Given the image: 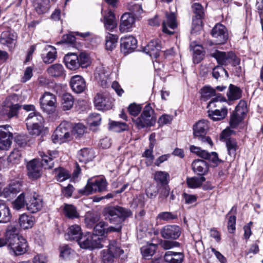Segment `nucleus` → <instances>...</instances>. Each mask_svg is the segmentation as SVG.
<instances>
[{
    "instance_id": "1",
    "label": "nucleus",
    "mask_w": 263,
    "mask_h": 263,
    "mask_svg": "<svg viewBox=\"0 0 263 263\" xmlns=\"http://www.w3.org/2000/svg\"><path fill=\"white\" fill-rule=\"evenodd\" d=\"M47 154L44 152H39V155L42 158L41 162L38 159H34L28 163L27 167L30 178H39L41 175L42 167L49 169L53 167V160L59 156V153L57 151H48Z\"/></svg>"
},
{
    "instance_id": "2",
    "label": "nucleus",
    "mask_w": 263,
    "mask_h": 263,
    "mask_svg": "<svg viewBox=\"0 0 263 263\" xmlns=\"http://www.w3.org/2000/svg\"><path fill=\"white\" fill-rule=\"evenodd\" d=\"M132 215L130 210L120 206H110L106 208L104 215L110 223H115V227L106 228V234L111 232H120L122 229L121 222L126 217Z\"/></svg>"
},
{
    "instance_id": "3",
    "label": "nucleus",
    "mask_w": 263,
    "mask_h": 263,
    "mask_svg": "<svg viewBox=\"0 0 263 263\" xmlns=\"http://www.w3.org/2000/svg\"><path fill=\"white\" fill-rule=\"evenodd\" d=\"M7 248L12 256L24 254L28 249L27 241L23 236L13 235L8 240Z\"/></svg>"
},
{
    "instance_id": "4",
    "label": "nucleus",
    "mask_w": 263,
    "mask_h": 263,
    "mask_svg": "<svg viewBox=\"0 0 263 263\" xmlns=\"http://www.w3.org/2000/svg\"><path fill=\"white\" fill-rule=\"evenodd\" d=\"M138 128L153 126L156 121L154 110L150 104H147L144 108L140 116L133 120Z\"/></svg>"
},
{
    "instance_id": "5",
    "label": "nucleus",
    "mask_w": 263,
    "mask_h": 263,
    "mask_svg": "<svg viewBox=\"0 0 263 263\" xmlns=\"http://www.w3.org/2000/svg\"><path fill=\"white\" fill-rule=\"evenodd\" d=\"M209 129V122L207 120H201L196 123L193 127V134L195 138L200 141L204 144H208L210 147L213 146V142L208 136H205Z\"/></svg>"
},
{
    "instance_id": "6",
    "label": "nucleus",
    "mask_w": 263,
    "mask_h": 263,
    "mask_svg": "<svg viewBox=\"0 0 263 263\" xmlns=\"http://www.w3.org/2000/svg\"><path fill=\"white\" fill-rule=\"evenodd\" d=\"M123 253L116 241H110L107 248L101 251L102 261L103 263H112L115 258Z\"/></svg>"
},
{
    "instance_id": "7",
    "label": "nucleus",
    "mask_w": 263,
    "mask_h": 263,
    "mask_svg": "<svg viewBox=\"0 0 263 263\" xmlns=\"http://www.w3.org/2000/svg\"><path fill=\"white\" fill-rule=\"evenodd\" d=\"M69 125L62 123L55 130L51 136L52 142L55 144H62L72 139L71 130L68 128Z\"/></svg>"
},
{
    "instance_id": "8",
    "label": "nucleus",
    "mask_w": 263,
    "mask_h": 263,
    "mask_svg": "<svg viewBox=\"0 0 263 263\" xmlns=\"http://www.w3.org/2000/svg\"><path fill=\"white\" fill-rule=\"evenodd\" d=\"M211 54L216 60L217 63L221 65H231L235 66L240 63L239 59L233 52H226L216 50Z\"/></svg>"
},
{
    "instance_id": "9",
    "label": "nucleus",
    "mask_w": 263,
    "mask_h": 263,
    "mask_svg": "<svg viewBox=\"0 0 263 263\" xmlns=\"http://www.w3.org/2000/svg\"><path fill=\"white\" fill-rule=\"evenodd\" d=\"M111 70L107 67L100 65L97 66L94 72L95 80L103 88L108 87L111 82Z\"/></svg>"
},
{
    "instance_id": "10",
    "label": "nucleus",
    "mask_w": 263,
    "mask_h": 263,
    "mask_svg": "<svg viewBox=\"0 0 263 263\" xmlns=\"http://www.w3.org/2000/svg\"><path fill=\"white\" fill-rule=\"evenodd\" d=\"M107 182L105 179L99 178L95 180L89 179L84 189L80 190L79 193L83 195H89L96 192L105 191Z\"/></svg>"
},
{
    "instance_id": "11",
    "label": "nucleus",
    "mask_w": 263,
    "mask_h": 263,
    "mask_svg": "<svg viewBox=\"0 0 263 263\" xmlns=\"http://www.w3.org/2000/svg\"><path fill=\"white\" fill-rule=\"evenodd\" d=\"M78 242L83 249H93L101 248L103 246L99 237L91 233H87L83 236L82 235Z\"/></svg>"
},
{
    "instance_id": "12",
    "label": "nucleus",
    "mask_w": 263,
    "mask_h": 263,
    "mask_svg": "<svg viewBox=\"0 0 263 263\" xmlns=\"http://www.w3.org/2000/svg\"><path fill=\"white\" fill-rule=\"evenodd\" d=\"M56 96L49 92H45L40 99V104L42 110L48 114L53 113L57 107Z\"/></svg>"
},
{
    "instance_id": "13",
    "label": "nucleus",
    "mask_w": 263,
    "mask_h": 263,
    "mask_svg": "<svg viewBox=\"0 0 263 263\" xmlns=\"http://www.w3.org/2000/svg\"><path fill=\"white\" fill-rule=\"evenodd\" d=\"M15 98V96H13L7 98L5 102V105L0 110V116L10 119L17 115L21 106L17 103L14 104L13 102Z\"/></svg>"
},
{
    "instance_id": "14",
    "label": "nucleus",
    "mask_w": 263,
    "mask_h": 263,
    "mask_svg": "<svg viewBox=\"0 0 263 263\" xmlns=\"http://www.w3.org/2000/svg\"><path fill=\"white\" fill-rule=\"evenodd\" d=\"M246 106V103L244 101H240L236 107L235 111L231 116L230 121V124L232 128L236 127L242 120L247 111Z\"/></svg>"
},
{
    "instance_id": "15",
    "label": "nucleus",
    "mask_w": 263,
    "mask_h": 263,
    "mask_svg": "<svg viewBox=\"0 0 263 263\" xmlns=\"http://www.w3.org/2000/svg\"><path fill=\"white\" fill-rule=\"evenodd\" d=\"M11 127L9 125L0 126V149H8L11 143L12 134L10 132Z\"/></svg>"
},
{
    "instance_id": "16",
    "label": "nucleus",
    "mask_w": 263,
    "mask_h": 263,
    "mask_svg": "<svg viewBox=\"0 0 263 263\" xmlns=\"http://www.w3.org/2000/svg\"><path fill=\"white\" fill-rule=\"evenodd\" d=\"M212 36L215 39L216 44H224L228 38V34L225 26L221 24H217L211 31Z\"/></svg>"
},
{
    "instance_id": "17",
    "label": "nucleus",
    "mask_w": 263,
    "mask_h": 263,
    "mask_svg": "<svg viewBox=\"0 0 263 263\" xmlns=\"http://www.w3.org/2000/svg\"><path fill=\"white\" fill-rule=\"evenodd\" d=\"M177 26L176 16L174 12L165 13V18L162 22V31L168 34H173Z\"/></svg>"
},
{
    "instance_id": "18",
    "label": "nucleus",
    "mask_w": 263,
    "mask_h": 263,
    "mask_svg": "<svg viewBox=\"0 0 263 263\" xmlns=\"http://www.w3.org/2000/svg\"><path fill=\"white\" fill-rule=\"evenodd\" d=\"M95 107L100 110L110 109L113 106V100L102 93H98L94 99Z\"/></svg>"
},
{
    "instance_id": "19",
    "label": "nucleus",
    "mask_w": 263,
    "mask_h": 263,
    "mask_svg": "<svg viewBox=\"0 0 263 263\" xmlns=\"http://www.w3.org/2000/svg\"><path fill=\"white\" fill-rule=\"evenodd\" d=\"M121 50L125 54L133 52L137 47V41L133 35H125L120 39Z\"/></svg>"
},
{
    "instance_id": "20",
    "label": "nucleus",
    "mask_w": 263,
    "mask_h": 263,
    "mask_svg": "<svg viewBox=\"0 0 263 263\" xmlns=\"http://www.w3.org/2000/svg\"><path fill=\"white\" fill-rule=\"evenodd\" d=\"M190 149L192 153L195 154L201 158L211 161L216 165L220 162V160L218 157L217 154L215 152L210 153L206 151L201 149L200 147L194 145H191Z\"/></svg>"
},
{
    "instance_id": "21",
    "label": "nucleus",
    "mask_w": 263,
    "mask_h": 263,
    "mask_svg": "<svg viewBox=\"0 0 263 263\" xmlns=\"http://www.w3.org/2000/svg\"><path fill=\"white\" fill-rule=\"evenodd\" d=\"M135 23V17L130 13H124L121 18L119 30L121 33L132 31Z\"/></svg>"
},
{
    "instance_id": "22",
    "label": "nucleus",
    "mask_w": 263,
    "mask_h": 263,
    "mask_svg": "<svg viewBox=\"0 0 263 263\" xmlns=\"http://www.w3.org/2000/svg\"><path fill=\"white\" fill-rule=\"evenodd\" d=\"M43 207V200L38 195L34 194L27 198L26 209L32 213L40 211Z\"/></svg>"
},
{
    "instance_id": "23",
    "label": "nucleus",
    "mask_w": 263,
    "mask_h": 263,
    "mask_svg": "<svg viewBox=\"0 0 263 263\" xmlns=\"http://www.w3.org/2000/svg\"><path fill=\"white\" fill-rule=\"evenodd\" d=\"M21 184L17 181L10 182L2 192V196L8 200L14 198L21 191Z\"/></svg>"
},
{
    "instance_id": "24",
    "label": "nucleus",
    "mask_w": 263,
    "mask_h": 263,
    "mask_svg": "<svg viewBox=\"0 0 263 263\" xmlns=\"http://www.w3.org/2000/svg\"><path fill=\"white\" fill-rule=\"evenodd\" d=\"M180 234V228L175 225L165 226L161 230L162 237L165 239H176L179 237Z\"/></svg>"
},
{
    "instance_id": "25",
    "label": "nucleus",
    "mask_w": 263,
    "mask_h": 263,
    "mask_svg": "<svg viewBox=\"0 0 263 263\" xmlns=\"http://www.w3.org/2000/svg\"><path fill=\"white\" fill-rule=\"evenodd\" d=\"M102 22L106 30L112 32L117 27V22L114 13L110 10L108 11L104 14Z\"/></svg>"
},
{
    "instance_id": "26",
    "label": "nucleus",
    "mask_w": 263,
    "mask_h": 263,
    "mask_svg": "<svg viewBox=\"0 0 263 263\" xmlns=\"http://www.w3.org/2000/svg\"><path fill=\"white\" fill-rule=\"evenodd\" d=\"M57 54L55 48L52 46L47 45H45L43 48L41 57L44 63L50 64L56 59Z\"/></svg>"
},
{
    "instance_id": "27",
    "label": "nucleus",
    "mask_w": 263,
    "mask_h": 263,
    "mask_svg": "<svg viewBox=\"0 0 263 263\" xmlns=\"http://www.w3.org/2000/svg\"><path fill=\"white\" fill-rule=\"evenodd\" d=\"M70 85L72 90L77 93L82 92L86 88V82L79 75H76L71 78Z\"/></svg>"
},
{
    "instance_id": "28",
    "label": "nucleus",
    "mask_w": 263,
    "mask_h": 263,
    "mask_svg": "<svg viewBox=\"0 0 263 263\" xmlns=\"http://www.w3.org/2000/svg\"><path fill=\"white\" fill-rule=\"evenodd\" d=\"M161 45L158 40H152L144 48V51L152 58H157L159 55Z\"/></svg>"
},
{
    "instance_id": "29",
    "label": "nucleus",
    "mask_w": 263,
    "mask_h": 263,
    "mask_svg": "<svg viewBox=\"0 0 263 263\" xmlns=\"http://www.w3.org/2000/svg\"><path fill=\"white\" fill-rule=\"evenodd\" d=\"M17 37V34L14 31L12 30L5 31L1 34L0 43L3 45L9 46L15 44Z\"/></svg>"
},
{
    "instance_id": "30",
    "label": "nucleus",
    "mask_w": 263,
    "mask_h": 263,
    "mask_svg": "<svg viewBox=\"0 0 263 263\" xmlns=\"http://www.w3.org/2000/svg\"><path fill=\"white\" fill-rule=\"evenodd\" d=\"M192 169L194 173L202 176L209 171V165L205 161L197 159L194 160L192 164Z\"/></svg>"
},
{
    "instance_id": "31",
    "label": "nucleus",
    "mask_w": 263,
    "mask_h": 263,
    "mask_svg": "<svg viewBox=\"0 0 263 263\" xmlns=\"http://www.w3.org/2000/svg\"><path fill=\"white\" fill-rule=\"evenodd\" d=\"M35 218L31 215L24 213L19 216V225L24 230L31 229L33 226Z\"/></svg>"
},
{
    "instance_id": "32",
    "label": "nucleus",
    "mask_w": 263,
    "mask_h": 263,
    "mask_svg": "<svg viewBox=\"0 0 263 263\" xmlns=\"http://www.w3.org/2000/svg\"><path fill=\"white\" fill-rule=\"evenodd\" d=\"M82 235L81 227L77 224H73L70 226L65 235V238L66 240H76L77 241Z\"/></svg>"
},
{
    "instance_id": "33",
    "label": "nucleus",
    "mask_w": 263,
    "mask_h": 263,
    "mask_svg": "<svg viewBox=\"0 0 263 263\" xmlns=\"http://www.w3.org/2000/svg\"><path fill=\"white\" fill-rule=\"evenodd\" d=\"M224 103H228L227 99L221 95H218L214 98H213L208 103L207 106L208 110H216L217 107H220V109L227 107Z\"/></svg>"
},
{
    "instance_id": "34",
    "label": "nucleus",
    "mask_w": 263,
    "mask_h": 263,
    "mask_svg": "<svg viewBox=\"0 0 263 263\" xmlns=\"http://www.w3.org/2000/svg\"><path fill=\"white\" fill-rule=\"evenodd\" d=\"M224 103H228L227 99L221 95H218L214 98H213L208 103L207 106L208 110H216L217 107H220V109L227 107Z\"/></svg>"
},
{
    "instance_id": "35",
    "label": "nucleus",
    "mask_w": 263,
    "mask_h": 263,
    "mask_svg": "<svg viewBox=\"0 0 263 263\" xmlns=\"http://www.w3.org/2000/svg\"><path fill=\"white\" fill-rule=\"evenodd\" d=\"M193 53V61L195 63H199L203 58L204 53L203 48L201 45L194 42L190 45Z\"/></svg>"
},
{
    "instance_id": "36",
    "label": "nucleus",
    "mask_w": 263,
    "mask_h": 263,
    "mask_svg": "<svg viewBox=\"0 0 263 263\" xmlns=\"http://www.w3.org/2000/svg\"><path fill=\"white\" fill-rule=\"evenodd\" d=\"M95 157L93 150L85 148L80 150L78 154V158L80 162L86 163L91 161Z\"/></svg>"
},
{
    "instance_id": "37",
    "label": "nucleus",
    "mask_w": 263,
    "mask_h": 263,
    "mask_svg": "<svg viewBox=\"0 0 263 263\" xmlns=\"http://www.w3.org/2000/svg\"><path fill=\"white\" fill-rule=\"evenodd\" d=\"M48 74L52 77H61L65 74V70L61 64H54L50 66L47 69Z\"/></svg>"
},
{
    "instance_id": "38",
    "label": "nucleus",
    "mask_w": 263,
    "mask_h": 263,
    "mask_svg": "<svg viewBox=\"0 0 263 263\" xmlns=\"http://www.w3.org/2000/svg\"><path fill=\"white\" fill-rule=\"evenodd\" d=\"M64 61L66 67L70 70H75L79 67L78 55L74 53L66 55Z\"/></svg>"
},
{
    "instance_id": "39",
    "label": "nucleus",
    "mask_w": 263,
    "mask_h": 263,
    "mask_svg": "<svg viewBox=\"0 0 263 263\" xmlns=\"http://www.w3.org/2000/svg\"><path fill=\"white\" fill-rule=\"evenodd\" d=\"M26 126L33 125H43L44 118L37 112L30 113L26 119Z\"/></svg>"
},
{
    "instance_id": "40",
    "label": "nucleus",
    "mask_w": 263,
    "mask_h": 263,
    "mask_svg": "<svg viewBox=\"0 0 263 263\" xmlns=\"http://www.w3.org/2000/svg\"><path fill=\"white\" fill-rule=\"evenodd\" d=\"M164 258L165 261L169 263H181L183 255L181 253L168 251L165 253Z\"/></svg>"
},
{
    "instance_id": "41",
    "label": "nucleus",
    "mask_w": 263,
    "mask_h": 263,
    "mask_svg": "<svg viewBox=\"0 0 263 263\" xmlns=\"http://www.w3.org/2000/svg\"><path fill=\"white\" fill-rule=\"evenodd\" d=\"M208 113L209 118L213 121H219L226 117L228 114V109L226 107L219 109H216L215 111H214V109L210 110H208Z\"/></svg>"
},
{
    "instance_id": "42",
    "label": "nucleus",
    "mask_w": 263,
    "mask_h": 263,
    "mask_svg": "<svg viewBox=\"0 0 263 263\" xmlns=\"http://www.w3.org/2000/svg\"><path fill=\"white\" fill-rule=\"evenodd\" d=\"M227 96L229 101L239 99L242 96V90L237 86L230 84Z\"/></svg>"
},
{
    "instance_id": "43",
    "label": "nucleus",
    "mask_w": 263,
    "mask_h": 263,
    "mask_svg": "<svg viewBox=\"0 0 263 263\" xmlns=\"http://www.w3.org/2000/svg\"><path fill=\"white\" fill-rule=\"evenodd\" d=\"M170 175L165 171H156L154 174V179L155 181L162 185L168 184L170 181Z\"/></svg>"
},
{
    "instance_id": "44",
    "label": "nucleus",
    "mask_w": 263,
    "mask_h": 263,
    "mask_svg": "<svg viewBox=\"0 0 263 263\" xmlns=\"http://www.w3.org/2000/svg\"><path fill=\"white\" fill-rule=\"evenodd\" d=\"M11 217L9 208L3 202H0V223H6Z\"/></svg>"
},
{
    "instance_id": "45",
    "label": "nucleus",
    "mask_w": 263,
    "mask_h": 263,
    "mask_svg": "<svg viewBox=\"0 0 263 263\" xmlns=\"http://www.w3.org/2000/svg\"><path fill=\"white\" fill-rule=\"evenodd\" d=\"M33 6L39 14L45 13L48 9L49 0H32Z\"/></svg>"
},
{
    "instance_id": "46",
    "label": "nucleus",
    "mask_w": 263,
    "mask_h": 263,
    "mask_svg": "<svg viewBox=\"0 0 263 263\" xmlns=\"http://www.w3.org/2000/svg\"><path fill=\"white\" fill-rule=\"evenodd\" d=\"M118 36L108 32L105 36V47L108 50H112L117 45Z\"/></svg>"
},
{
    "instance_id": "47",
    "label": "nucleus",
    "mask_w": 263,
    "mask_h": 263,
    "mask_svg": "<svg viewBox=\"0 0 263 263\" xmlns=\"http://www.w3.org/2000/svg\"><path fill=\"white\" fill-rule=\"evenodd\" d=\"M205 180V178L203 176L187 177L186 183L189 187L196 189L200 187Z\"/></svg>"
},
{
    "instance_id": "48",
    "label": "nucleus",
    "mask_w": 263,
    "mask_h": 263,
    "mask_svg": "<svg viewBox=\"0 0 263 263\" xmlns=\"http://www.w3.org/2000/svg\"><path fill=\"white\" fill-rule=\"evenodd\" d=\"M27 198L28 196H26L24 193L21 194L12 202L13 208L16 210H20L25 206H27Z\"/></svg>"
},
{
    "instance_id": "49",
    "label": "nucleus",
    "mask_w": 263,
    "mask_h": 263,
    "mask_svg": "<svg viewBox=\"0 0 263 263\" xmlns=\"http://www.w3.org/2000/svg\"><path fill=\"white\" fill-rule=\"evenodd\" d=\"M74 99L69 93H65L62 97V107L64 110H70L73 105Z\"/></svg>"
},
{
    "instance_id": "50",
    "label": "nucleus",
    "mask_w": 263,
    "mask_h": 263,
    "mask_svg": "<svg viewBox=\"0 0 263 263\" xmlns=\"http://www.w3.org/2000/svg\"><path fill=\"white\" fill-rule=\"evenodd\" d=\"M226 146L230 157L234 159L236 155V151L238 148L237 142L235 139H228L226 141Z\"/></svg>"
},
{
    "instance_id": "51",
    "label": "nucleus",
    "mask_w": 263,
    "mask_h": 263,
    "mask_svg": "<svg viewBox=\"0 0 263 263\" xmlns=\"http://www.w3.org/2000/svg\"><path fill=\"white\" fill-rule=\"evenodd\" d=\"M157 249V245L154 244H149L143 246L141 248V252L146 259L150 258L155 253Z\"/></svg>"
},
{
    "instance_id": "52",
    "label": "nucleus",
    "mask_w": 263,
    "mask_h": 263,
    "mask_svg": "<svg viewBox=\"0 0 263 263\" xmlns=\"http://www.w3.org/2000/svg\"><path fill=\"white\" fill-rule=\"evenodd\" d=\"M99 220V217L92 213L87 212L85 215V222L88 228H94L95 223Z\"/></svg>"
},
{
    "instance_id": "53",
    "label": "nucleus",
    "mask_w": 263,
    "mask_h": 263,
    "mask_svg": "<svg viewBox=\"0 0 263 263\" xmlns=\"http://www.w3.org/2000/svg\"><path fill=\"white\" fill-rule=\"evenodd\" d=\"M64 213L65 215L69 218H75L79 217L76 208L71 204H65Z\"/></svg>"
},
{
    "instance_id": "54",
    "label": "nucleus",
    "mask_w": 263,
    "mask_h": 263,
    "mask_svg": "<svg viewBox=\"0 0 263 263\" xmlns=\"http://www.w3.org/2000/svg\"><path fill=\"white\" fill-rule=\"evenodd\" d=\"M201 98L204 101L210 99L211 97L217 96L215 89L210 86H205L201 90Z\"/></svg>"
},
{
    "instance_id": "55",
    "label": "nucleus",
    "mask_w": 263,
    "mask_h": 263,
    "mask_svg": "<svg viewBox=\"0 0 263 263\" xmlns=\"http://www.w3.org/2000/svg\"><path fill=\"white\" fill-rule=\"evenodd\" d=\"M78 57V61L79 66L82 68H86L89 66L91 64V60L89 55L86 52H81Z\"/></svg>"
},
{
    "instance_id": "56",
    "label": "nucleus",
    "mask_w": 263,
    "mask_h": 263,
    "mask_svg": "<svg viewBox=\"0 0 263 263\" xmlns=\"http://www.w3.org/2000/svg\"><path fill=\"white\" fill-rule=\"evenodd\" d=\"M57 181L63 182L70 177L69 172L63 168H59L55 170Z\"/></svg>"
},
{
    "instance_id": "57",
    "label": "nucleus",
    "mask_w": 263,
    "mask_h": 263,
    "mask_svg": "<svg viewBox=\"0 0 263 263\" xmlns=\"http://www.w3.org/2000/svg\"><path fill=\"white\" fill-rule=\"evenodd\" d=\"M107 224L104 221H100L96 224L94 227V232L95 234L99 237V236H104L106 234V227Z\"/></svg>"
},
{
    "instance_id": "58",
    "label": "nucleus",
    "mask_w": 263,
    "mask_h": 263,
    "mask_svg": "<svg viewBox=\"0 0 263 263\" xmlns=\"http://www.w3.org/2000/svg\"><path fill=\"white\" fill-rule=\"evenodd\" d=\"M101 121V118L100 115L97 113H93L90 115L87 119L88 124L91 128L100 125Z\"/></svg>"
},
{
    "instance_id": "59",
    "label": "nucleus",
    "mask_w": 263,
    "mask_h": 263,
    "mask_svg": "<svg viewBox=\"0 0 263 263\" xmlns=\"http://www.w3.org/2000/svg\"><path fill=\"white\" fill-rule=\"evenodd\" d=\"M128 126L125 123L114 121L110 123L109 128L115 132L119 133L127 129Z\"/></svg>"
},
{
    "instance_id": "60",
    "label": "nucleus",
    "mask_w": 263,
    "mask_h": 263,
    "mask_svg": "<svg viewBox=\"0 0 263 263\" xmlns=\"http://www.w3.org/2000/svg\"><path fill=\"white\" fill-rule=\"evenodd\" d=\"M127 8L135 14H140L143 11L141 5L136 3L135 1H131L128 3Z\"/></svg>"
},
{
    "instance_id": "61",
    "label": "nucleus",
    "mask_w": 263,
    "mask_h": 263,
    "mask_svg": "<svg viewBox=\"0 0 263 263\" xmlns=\"http://www.w3.org/2000/svg\"><path fill=\"white\" fill-rule=\"evenodd\" d=\"M177 215L168 212H161L157 216V219L160 220L170 221L177 218Z\"/></svg>"
},
{
    "instance_id": "62",
    "label": "nucleus",
    "mask_w": 263,
    "mask_h": 263,
    "mask_svg": "<svg viewBox=\"0 0 263 263\" xmlns=\"http://www.w3.org/2000/svg\"><path fill=\"white\" fill-rule=\"evenodd\" d=\"M212 74L213 77L216 79L220 77H223V75L226 78L228 77V72L224 68L220 66H217L213 68Z\"/></svg>"
},
{
    "instance_id": "63",
    "label": "nucleus",
    "mask_w": 263,
    "mask_h": 263,
    "mask_svg": "<svg viewBox=\"0 0 263 263\" xmlns=\"http://www.w3.org/2000/svg\"><path fill=\"white\" fill-rule=\"evenodd\" d=\"M27 128L30 135L39 136L43 131V125H27Z\"/></svg>"
},
{
    "instance_id": "64",
    "label": "nucleus",
    "mask_w": 263,
    "mask_h": 263,
    "mask_svg": "<svg viewBox=\"0 0 263 263\" xmlns=\"http://www.w3.org/2000/svg\"><path fill=\"white\" fill-rule=\"evenodd\" d=\"M21 157V153L17 149H14L10 154L8 160L10 162L17 163Z\"/></svg>"
}]
</instances>
